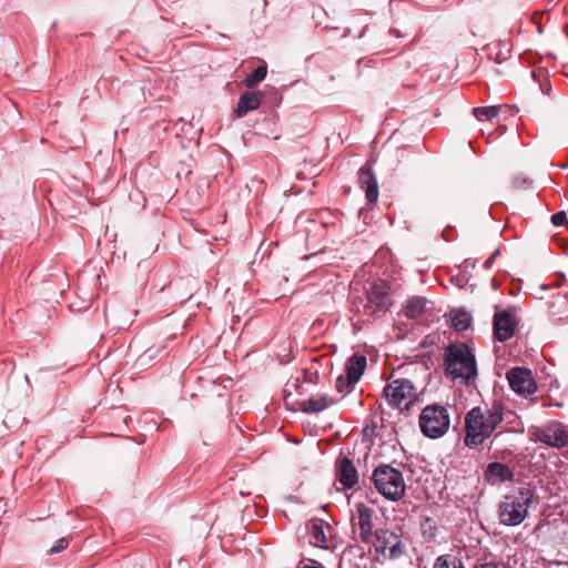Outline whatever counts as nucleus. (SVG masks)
Listing matches in <instances>:
<instances>
[{"label":"nucleus","instance_id":"nucleus-1","mask_svg":"<svg viewBox=\"0 0 568 568\" xmlns=\"http://www.w3.org/2000/svg\"><path fill=\"white\" fill-rule=\"evenodd\" d=\"M444 372L453 381L462 379L465 385H470L478 374L470 346L464 342L450 343L444 352Z\"/></svg>","mask_w":568,"mask_h":568},{"label":"nucleus","instance_id":"nucleus-2","mask_svg":"<svg viewBox=\"0 0 568 568\" xmlns=\"http://www.w3.org/2000/svg\"><path fill=\"white\" fill-rule=\"evenodd\" d=\"M534 491L529 485L505 496L498 507L499 523L505 526H518L528 515V508L532 501Z\"/></svg>","mask_w":568,"mask_h":568},{"label":"nucleus","instance_id":"nucleus-3","mask_svg":"<svg viewBox=\"0 0 568 568\" xmlns=\"http://www.w3.org/2000/svg\"><path fill=\"white\" fill-rule=\"evenodd\" d=\"M376 490L386 499L397 501L405 496L406 485L403 474L397 468L381 464L372 475Z\"/></svg>","mask_w":568,"mask_h":568},{"label":"nucleus","instance_id":"nucleus-4","mask_svg":"<svg viewBox=\"0 0 568 568\" xmlns=\"http://www.w3.org/2000/svg\"><path fill=\"white\" fill-rule=\"evenodd\" d=\"M384 396L389 406L409 414L410 408L420 399L422 392L408 378H396L384 387Z\"/></svg>","mask_w":568,"mask_h":568},{"label":"nucleus","instance_id":"nucleus-5","mask_svg":"<svg viewBox=\"0 0 568 568\" xmlns=\"http://www.w3.org/2000/svg\"><path fill=\"white\" fill-rule=\"evenodd\" d=\"M418 423L425 437L437 439L447 433L450 417L445 406L430 404L423 408Z\"/></svg>","mask_w":568,"mask_h":568},{"label":"nucleus","instance_id":"nucleus-6","mask_svg":"<svg viewBox=\"0 0 568 568\" xmlns=\"http://www.w3.org/2000/svg\"><path fill=\"white\" fill-rule=\"evenodd\" d=\"M367 545L373 548L376 554L390 560L398 559L406 552V547L400 535L387 528L375 529L374 536Z\"/></svg>","mask_w":568,"mask_h":568},{"label":"nucleus","instance_id":"nucleus-7","mask_svg":"<svg viewBox=\"0 0 568 568\" xmlns=\"http://www.w3.org/2000/svg\"><path fill=\"white\" fill-rule=\"evenodd\" d=\"M465 445L469 448H477L488 439L497 428L488 425L483 419V408L476 406L473 407L465 416Z\"/></svg>","mask_w":568,"mask_h":568},{"label":"nucleus","instance_id":"nucleus-8","mask_svg":"<svg viewBox=\"0 0 568 568\" xmlns=\"http://www.w3.org/2000/svg\"><path fill=\"white\" fill-rule=\"evenodd\" d=\"M390 287L385 281H377L366 291V303L363 314L366 316H381L392 306Z\"/></svg>","mask_w":568,"mask_h":568},{"label":"nucleus","instance_id":"nucleus-9","mask_svg":"<svg viewBox=\"0 0 568 568\" xmlns=\"http://www.w3.org/2000/svg\"><path fill=\"white\" fill-rule=\"evenodd\" d=\"M374 514L375 510L369 506L363 503L356 505V515L352 517V528L357 540L363 544H369L371 538L374 536Z\"/></svg>","mask_w":568,"mask_h":568},{"label":"nucleus","instance_id":"nucleus-10","mask_svg":"<svg viewBox=\"0 0 568 568\" xmlns=\"http://www.w3.org/2000/svg\"><path fill=\"white\" fill-rule=\"evenodd\" d=\"M536 440L550 447L564 448L568 445V429L559 422L552 420L534 433Z\"/></svg>","mask_w":568,"mask_h":568},{"label":"nucleus","instance_id":"nucleus-11","mask_svg":"<svg viewBox=\"0 0 568 568\" xmlns=\"http://www.w3.org/2000/svg\"><path fill=\"white\" fill-rule=\"evenodd\" d=\"M510 388L523 396H528L537 390V385L531 371L526 367H514L506 373Z\"/></svg>","mask_w":568,"mask_h":568},{"label":"nucleus","instance_id":"nucleus-12","mask_svg":"<svg viewBox=\"0 0 568 568\" xmlns=\"http://www.w3.org/2000/svg\"><path fill=\"white\" fill-rule=\"evenodd\" d=\"M517 326L516 314L510 310L496 312L494 315V337L498 342H506L513 337Z\"/></svg>","mask_w":568,"mask_h":568},{"label":"nucleus","instance_id":"nucleus-13","mask_svg":"<svg viewBox=\"0 0 568 568\" xmlns=\"http://www.w3.org/2000/svg\"><path fill=\"white\" fill-rule=\"evenodd\" d=\"M336 479L345 490L353 489L358 483V471L353 460L339 455L335 462Z\"/></svg>","mask_w":568,"mask_h":568},{"label":"nucleus","instance_id":"nucleus-14","mask_svg":"<svg viewBox=\"0 0 568 568\" xmlns=\"http://www.w3.org/2000/svg\"><path fill=\"white\" fill-rule=\"evenodd\" d=\"M358 184L365 191V197L368 204H374L378 200V182L369 165H364L358 171Z\"/></svg>","mask_w":568,"mask_h":568},{"label":"nucleus","instance_id":"nucleus-15","mask_svg":"<svg viewBox=\"0 0 568 568\" xmlns=\"http://www.w3.org/2000/svg\"><path fill=\"white\" fill-rule=\"evenodd\" d=\"M514 477V470L508 465L499 462L489 463L484 470V480L489 485L513 481Z\"/></svg>","mask_w":568,"mask_h":568},{"label":"nucleus","instance_id":"nucleus-16","mask_svg":"<svg viewBox=\"0 0 568 568\" xmlns=\"http://www.w3.org/2000/svg\"><path fill=\"white\" fill-rule=\"evenodd\" d=\"M306 529L310 535V542L323 549H329L328 537L326 530L331 531V526L322 519H311L306 524Z\"/></svg>","mask_w":568,"mask_h":568},{"label":"nucleus","instance_id":"nucleus-17","mask_svg":"<svg viewBox=\"0 0 568 568\" xmlns=\"http://www.w3.org/2000/svg\"><path fill=\"white\" fill-rule=\"evenodd\" d=\"M263 94L261 91H244L234 109V115L237 119L244 118L248 112L255 111L262 104Z\"/></svg>","mask_w":568,"mask_h":568},{"label":"nucleus","instance_id":"nucleus-18","mask_svg":"<svg viewBox=\"0 0 568 568\" xmlns=\"http://www.w3.org/2000/svg\"><path fill=\"white\" fill-rule=\"evenodd\" d=\"M381 407V404H375L371 410V414L365 419V425L362 432L363 442H372L376 437H382V426L379 425V422H383V417L382 412H379Z\"/></svg>","mask_w":568,"mask_h":568},{"label":"nucleus","instance_id":"nucleus-19","mask_svg":"<svg viewBox=\"0 0 568 568\" xmlns=\"http://www.w3.org/2000/svg\"><path fill=\"white\" fill-rule=\"evenodd\" d=\"M336 402L337 399H334L328 395H320L302 400L300 403V409L305 414H317L327 409Z\"/></svg>","mask_w":568,"mask_h":568},{"label":"nucleus","instance_id":"nucleus-20","mask_svg":"<svg viewBox=\"0 0 568 568\" xmlns=\"http://www.w3.org/2000/svg\"><path fill=\"white\" fill-rule=\"evenodd\" d=\"M366 366L367 359L365 355L358 353L353 354L345 364L346 379L357 383L364 374Z\"/></svg>","mask_w":568,"mask_h":568},{"label":"nucleus","instance_id":"nucleus-21","mask_svg":"<svg viewBox=\"0 0 568 568\" xmlns=\"http://www.w3.org/2000/svg\"><path fill=\"white\" fill-rule=\"evenodd\" d=\"M483 419L490 426L498 428L505 419V408L501 402L494 400L490 407L483 409Z\"/></svg>","mask_w":568,"mask_h":568},{"label":"nucleus","instance_id":"nucleus-22","mask_svg":"<svg viewBox=\"0 0 568 568\" xmlns=\"http://www.w3.org/2000/svg\"><path fill=\"white\" fill-rule=\"evenodd\" d=\"M427 300L422 296L408 298L404 305L403 313L410 320L418 318L426 310Z\"/></svg>","mask_w":568,"mask_h":568},{"label":"nucleus","instance_id":"nucleus-23","mask_svg":"<svg viewBox=\"0 0 568 568\" xmlns=\"http://www.w3.org/2000/svg\"><path fill=\"white\" fill-rule=\"evenodd\" d=\"M266 74L267 64L263 61L254 71L246 74L242 82L247 89H253L266 78Z\"/></svg>","mask_w":568,"mask_h":568},{"label":"nucleus","instance_id":"nucleus-24","mask_svg":"<svg viewBox=\"0 0 568 568\" xmlns=\"http://www.w3.org/2000/svg\"><path fill=\"white\" fill-rule=\"evenodd\" d=\"M471 323V316L464 310H457L452 313L450 326L457 332H464L469 327Z\"/></svg>","mask_w":568,"mask_h":568},{"label":"nucleus","instance_id":"nucleus-25","mask_svg":"<svg viewBox=\"0 0 568 568\" xmlns=\"http://www.w3.org/2000/svg\"><path fill=\"white\" fill-rule=\"evenodd\" d=\"M433 568H466L462 558L452 555L444 554L438 556L433 565Z\"/></svg>","mask_w":568,"mask_h":568},{"label":"nucleus","instance_id":"nucleus-26","mask_svg":"<svg viewBox=\"0 0 568 568\" xmlns=\"http://www.w3.org/2000/svg\"><path fill=\"white\" fill-rule=\"evenodd\" d=\"M549 311L552 316H558L559 320L564 318L568 306V296L566 294H557L549 303Z\"/></svg>","mask_w":568,"mask_h":568},{"label":"nucleus","instance_id":"nucleus-27","mask_svg":"<svg viewBox=\"0 0 568 568\" xmlns=\"http://www.w3.org/2000/svg\"><path fill=\"white\" fill-rule=\"evenodd\" d=\"M471 113L478 121H491L498 116L499 106H477L473 109Z\"/></svg>","mask_w":568,"mask_h":568},{"label":"nucleus","instance_id":"nucleus-28","mask_svg":"<svg viewBox=\"0 0 568 568\" xmlns=\"http://www.w3.org/2000/svg\"><path fill=\"white\" fill-rule=\"evenodd\" d=\"M437 523L432 517H423L420 520V531L425 540L432 541L437 536Z\"/></svg>","mask_w":568,"mask_h":568},{"label":"nucleus","instance_id":"nucleus-29","mask_svg":"<svg viewBox=\"0 0 568 568\" xmlns=\"http://www.w3.org/2000/svg\"><path fill=\"white\" fill-rule=\"evenodd\" d=\"M507 430L513 433H520L523 434L525 432L524 424L520 419V417L513 410H505V419Z\"/></svg>","mask_w":568,"mask_h":568},{"label":"nucleus","instance_id":"nucleus-30","mask_svg":"<svg viewBox=\"0 0 568 568\" xmlns=\"http://www.w3.org/2000/svg\"><path fill=\"white\" fill-rule=\"evenodd\" d=\"M532 79L538 82L540 90L544 94L550 95L551 83L548 81L546 73L541 70L531 72Z\"/></svg>","mask_w":568,"mask_h":568},{"label":"nucleus","instance_id":"nucleus-31","mask_svg":"<svg viewBox=\"0 0 568 568\" xmlns=\"http://www.w3.org/2000/svg\"><path fill=\"white\" fill-rule=\"evenodd\" d=\"M346 378H347L346 374L339 375L337 377L336 383H335V388L337 392L343 393L344 390L349 392L351 389H353L356 382L348 381Z\"/></svg>","mask_w":568,"mask_h":568},{"label":"nucleus","instance_id":"nucleus-32","mask_svg":"<svg viewBox=\"0 0 568 568\" xmlns=\"http://www.w3.org/2000/svg\"><path fill=\"white\" fill-rule=\"evenodd\" d=\"M532 181L528 178L516 175L511 180V185L514 189H529L531 186Z\"/></svg>","mask_w":568,"mask_h":568},{"label":"nucleus","instance_id":"nucleus-33","mask_svg":"<svg viewBox=\"0 0 568 568\" xmlns=\"http://www.w3.org/2000/svg\"><path fill=\"white\" fill-rule=\"evenodd\" d=\"M493 50V48L489 49L488 58L494 60L496 63H501L509 58V49H506L505 52L500 49L496 53H494Z\"/></svg>","mask_w":568,"mask_h":568},{"label":"nucleus","instance_id":"nucleus-34","mask_svg":"<svg viewBox=\"0 0 568 568\" xmlns=\"http://www.w3.org/2000/svg\"><path fill=\"white\" fill-rule=\"evenodd\" d=\"M69 546V540L67 538H60L58 539L54 545L49 549V555L59 554L63 550H65Z\"/></svg>","mask_w":568,"mask_h":568},{"label":"nucleus","instance_id":"nucleus-35","mask_svg":"<svg viewBox=\"0 0 568 568\" xmlns=\"http://www.w3.org/2000/svg\"><path fill=\"white\" fill-rule=\"evenodd\" d=\"M297 568H325L321 562L311 558H304L300 561Z\"/></svg>","mask_w":568,"mask_h":568},{"label":"nucleus","instance_id":"nucleus-36","mask_svg":"<svg viewBox=\"0 0 568 568\" xmlns=\"http://www.w3.org/2000/svg\"><path fill=\"white\" fill-rule=\"evenodd\" d=\"M566 221H567L566 211H559L551 216V223L556 226L564 225Z\"/></svg>","mask_w":568,"mask_h":568},{"label":"nucleus","instance_id":"nucleus-37","mask_svg":"<svg viewBox=\"0 0 568 568\" xmlns=\"http://www.w3.org/2000/svg\"><path fill=\"white\" fill-rule=\"evenodd\" d=\"M499 250H496L485 262H484V267L486 270L490 268L494 264V261H495V257L499 254Z\"/></svg>","mask_w":568,"mask_h":568},{"label":"nucleus","instance_id":"nucleus-38","mask_svg":"<svg viewBox=\"0 0 568 568\" xmlns=\"http://www.w3.org/2000/svg\"><path fill=\"white\" fill-rule=\"evenodd\" d=\"M508 455H511V452L508 449L501 450V452H495L493 454V458L495 459H505Z\"/></svg>","mask_w":568,"mask_h":568},{"label":"nucleus","instance_id":"nucleus-39","mask_svg":"<svg viewBox=\"0 0 568 568\" xmlns=\"http://www.w3.org/2000/svg\"><path fill=\"white\" fill-rule=\"evenodd\" d=\"M474 568H499L498 564L494 561L476 564Z\"/></svg>","mask_w":568,"mask_h":568},{"label":"nucleus","instance_id":"nucleus-40","mask_svg":"<svg viewBox=\"0 0 568 568\" xmlns=\"http://www.w3.org/2000/svg\"><path fill=\"white\" fill-rule=\"evenodd\" d=\"M552 241L556 242L559 247H561L564 253H567V246H566V243L564 242L562 239H560L559 236L555 235L552 237Z\"/></svg>","mask_w":568,"mask_h":568},{"label":"nucleus","instance_id":"nucleus-41","mask_svg":"<svg viewBox=\"0 0 568 568\" xmlns=\"http://www.w3.org/2000/svg\"><path fill=\"white\" fill-rule=\"evenodd\" d=\"M541 14L539 16L538 13H535L534 17H532V21L537 24V29H538V32H541V24L539 22V20H537V18H540Z\"/></svg>","mask_w":568,"mask_h":568},{"label":"nucleus","instance_id":"nucleus-42","mask_svg":"<svg viewBox=\"0 0 568 568\" xmlns=\"http://www.w3.org/2000/svg\"><path fill=\"white\" fill-rule=\"evenodd\" d=\"M565 281H566L565 275H564V274H559V275L557 276V278H556L555 284H556L557 286H560V285H562V284L565 283Z\"/></svg>","mask_w":568,"mask_h":568},{"label":"nucleus","instance_id":"nucleus-43","mask_svg":"<svg viewBox=\"0 0 568 568\" xmlns=\"http://www.w3.org/2000/svg\"><path fill=\"white\" fill-rule=\"evenodd\" d=\"M389 33L394 34L396 38H402L403 37V34L398 30H395V29H390Z\"/></svg>","mask_w":568,"mask_h":568},{"label":"nucleus","instance_id":"nucleus-44","mask_svg":"<svg viewBox=\"0 0 568 568\" xmlns=\"http://www.w3.org/2000/svg\"><path fill=\"white\" fill-rule=\"evenodd\" d=\"M562 31L568 36V23L562 24Z\"/></svg>","mask_w":568,"mask_h":568}]
</instances>
